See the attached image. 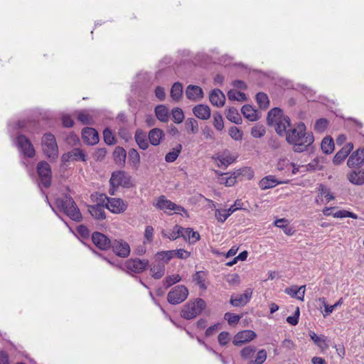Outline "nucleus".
<instances>
[{"instance_id": "f257e3e1", "label": "nucleus", "mask_w": 364, "mask_h": 364, "mask_svg": "<svg viewBox=\"0 0 364 364\" xmlns=\"http://www.w3.org/2000/svg\"><path fill=\"white\" fill-rule=\"evenodd\" d=\"M286 140L293 145L294 151L301 153L314 143V138L311 132H306L305 124L300 122L296 127L288 130Z\"/></svg>"}, {"instance_id": "f03ea898", "label": "nucleus", "mask_w": 364, "mask_h": 364, "mask_svg": "<svg viewBox=\"0 0 364 364\" xmlns=\"http://www.w3.org/2000/svg\"><path fill=\"white\" fill-rule=\"evenodd\" d=\"M58 209L63 212L71 220L79 222L82 219V215L75 202L70 196L65 195L63 198L55 200Z\"/></svg>"}, {"instance_id": "7ed1b4c3", "label": "nucleus", "mask_w": 364, "mask_h": 364, "mask_svg": "<svg viewBox=\"0 0 364 364\" xmlns=\"http://www.w3.org/2000/svg\"><path fill=\"white\" fill-rule=\"evenodd\" d=\"M41 145L43 151L48 158L55 159L58 156V147L53 134L50 133L43 134Z\"/></svg>"}, {"instance_id": "20e7f679", "label": "nucleus", "mask_w": 364, "mask_h": 364, "mask_svg": "<svg viewBox=\"0 0 364 364\" xmlns=\"http://www.w3.org/2000/svg\"><path fill=\"white\" fill-rule=\"evenodd\" d=\"M205 302L202 299H197L194 301L189 302L184 305L181 315L187 320L196 317L205 309Z\"/></svg>"}, {"instance_id": "39448f33", "label": "nucleus", "mask_w": 364, "mask_h": 364, "mask_svg": "<svg viewBox=\"0 0 364 364\" xmlns=\"http://www.w3.org/2000/svg\"><path fill=\"white\" fill-rule=\"evenodd\" d=\"M37 173L38 176V186L47 188L50 186L52 173L50 166L45 161L38 163L36 166Z\"/></svg>"}, {"instance_id": "423d86ee", "label": "nucleus", "mask_w": 364, "mask_h": 364, "mask_svg": "<svg viewBox=\"0 0 364 364\" xmlns=\"http://www.w3.org/2000/svg\"><path fill=\"white\" fill-rule=\"evenodd\" d=\"M188 296V289L184 285H177L168 293L167 301L170 304L177 305L183 302Z\"/></svg>"}, {"instance_id": "0eeeda50", "label": "nucleus", "mask_w": 364, "mask_h": 364, "mask_svg": "<svg viewBox=\"0 0 364 364\" xmlns=\"http://www.w3.org/2000/svg\"><path fill=\"white\" fill-rule=\"evenodd\" d=\"M16 145L21 153L27 158H33L36 150L31 140L24 134H18L16 136Z\"/></svg>"}, {"instance_id": "6e6552de", "label": "nucleus", "mask_w": 364, "mask_h": 364, "mask_svg": "<svg viewBox=\"0 0 364 364\" xmlns=\"http://www.w3.org/2000/svg\"><path fill=\"white\" fill-rule=\"evenodd\" d=\"M106 199L107 203L105 207L113 213H124L127 208V204L120 198L106 197Z\"/></svg>"}, {"instance_id": "1a4fd4ad", "label": "nucleus", "mask_w": 364, "mask_h": 364, "mask_svg": "<svg viewBox=\"0 0 364 364\" xmlns=\"http://www.w3.org/2000/svg\"><path fill=\"white\" fill-rule=\"evenodd\" d=\"M149 264V262L147 259L135 258L128 259L125 263V267L128 270L139 274L144 271L148 267Z\"/></svg>"}, {"instance_id": "9d476101", "label": "nucleus", "mask_w": 364, "mask_h": 364, "mask_svg": "<svg viewBox=\"0 0 364 364\" xmlns=\"http://www.w3.org/2000/svg\"><path fill=\"white\" fill-rule=\"evenodd\" d=\"M112 251L119 257L125 258L130 254L129 245L123 240H114L112 241L111 247Z\"/></svg>"}, {"instance_id": "9b49d317", "label": "nucleus", "mask_w": 364, "mask_h": 364, "mask_svg": "<svg viewBox=\"0 0 364 364\" xmlns=\"http://www.w3.org/2000/svg\"><path fill=\"white\" fill-rule=\"evenodd\" d=\"M252 295V290L251 289H247L245 292L242 294H237L236 296H232L230 300V303L232 306L235 307L245 306L251 299Z\"/></svg>"}, {"instance_id": "f8f14e48", "label": "nucleus", "mask_w": 364, "mask_h": 364, "mask_svg": "<svg viewBox=\"0 0 364 364\" xmlns=\"http://www.w3.org/2000/svg\"><path fill=\"white\" fill-rule=\"evenodd\" d=\"M155 206L157 208L163 210H174L176 212L185 211V209L182 206L178 205L171 200H167L164 196H161L158 198Z\"/></svg>"}, {"instance_id": "ddd939ff", "label": "nucleus", "mask_w": 364, "mask_h": 364, "mask_svg": "<svg viewBox=\"0 0 364 364\" xmlns=\"http://www.w3.org/2000/svg\"><path fill=\"white\" fill-rule=\"evenodd\" d=\"M257 334L251 330H245L238 332L233 338V344L237 346H242L246 342H249L256 338Z\"/></svg>"}, {"instance_id": "4468645a", "label": "nucleus", "mask_w": 364, "mask_h": 364, "mask_svg": "<svg viewBox=\"0 0 364 364\" xmlns=\"http://www.w3.org/2000/svg\"><path fill=\"white\" fill-rule=\"evenodd\" d=\"M93 243L100 250H106L111 247L112 241L105 235L95 232L92 235Z\"/></svg>"}, {"instance_id": "2eb2a0df", "label": "nucleus", "mask_w": 364, "mask_h": 364, "mask_svg": "<svg viewBox=\"0 0 364 364\" xmlns=\"http://www.w3.org/2000/svg\"><path fill=\"white\" fill-rule=\"evenodd\" d=\"M109 183L113 188L119 186H127L129 183V178L124 171H115L112 173Z\"/></svg>"}, {"instance_id": "dca6fc26", "label": "nucleus", "mask_w": 364, "mask_h": 364, "mask_svg": "<svg viewBox=\"0 0 364 364\" xmlns=\"http://www.w3.org/2000/svg\"><path fill=\"white\" fill-rule=\"evenodd\" d=\"M82 137L84 141L90 145L96 144L99 141L98 132L94 128H84L82 132Z\"/></svg>"}, {"instance_id": "f3484780", "label": "nucleus", "mask_w": 364, "mask_h": 364, "mask_svg": "<svg viewBox=\"0 0 364 364\" xmlns=\"http://www.w3.org/2000/svg\"><path fill=\"white\" fill-rule=\"evenodd\" d=\"M186 97L191 101H198L203 97V91L197 85H190L186 90Z\"/></svg>"}, {"instance_id": "a211bd4d", "label": "nucleus", "mask_w": 364, "mask_h": 364, "mask_svg": "<svg viewBox=\"0 0 364 364\" xmlns=\"http://www.w3.org/2000/svg\"><path fill=\"white\" fill-rule=\"evenodd\" d=\"M364 164V148H360L353 152L348 159L347 164L349 167L360 166Z\"/></svg>"}, {"instance_id": "6ab92c4d", "label": "nucleus", "mask_w": 364, "mask_h": 364, "mask_svg": "<svg viewBox=\"0 0 364 364\" xmlns=\"http://www.w3.org/2000/svg\"><path fill=\"white\" fill-rule=\"evenodd\" d=\"M209 100L213 106L223 107L225 102V97L220 90L214 89L210 93Z\"/></svg>"}, {"instance_id": "aec40b11", "label": "nucleus", "mask_w": 364, "mask_h": 364, "mask_svg": "<svg viewBox=\"0 0 364 364\" xmlns=\"http://www.w3.org/2000/svg\"><path fill=\"white\" fill-rule=\"evenodd\" d=\"M353 145L351 142L348 143L344 146L339 151L336 153L333 157V162L336 165H338L342 163L346 157L348 156L350 152L352 151Z\"/></svg>"}, {"instance_id": "412c9836", "label": "nucleus", "mask_w": 364, "mask_h": 364, "mask_svg": "<svg viewBox=\"0 0 364 364\" xmlns=\"http://www.w3.org/2000/svg\"><path fill=\"white\" fill-rule=\"evenodd\" d=\"M150 271L153 278L159 279L165 274V264L164 262L155 260L150 266Z\"/></svg>"}, {"instance_id": "4be33fe9", "label": "nucleus", "mask_w": 364, "mask_h": 364, "mask_svg": "<svg viewBox=\"0 0 364 364\" xmlns=\"http://www.w3.org/2000/svg\"><path fill=\"white\" fill-rule=\"evenodd\" d=\"M282 183L283 182L278 181L274 176L269 175L260 180L259 186L262 190H267Z\"/></svg>"}, {"instance_id": "5701e85b", "label": "nucleus", "mask_w": 364, "mask_h": 364, "mask_svg": "<svg viewBox=\"0 0 364 364\" xmlns=\"http://www.w3.org/2000/svg\"><path fill=\"white\" fill-rule=\"evenodd\" d=\"M286 116L283 114V112L278 107H274L269 111L267 117V124L273 126L275 122L284 118Z\"/></svg>"}, {"instance_id": "b1692460", "label": "nucleus", "mask_w": 364, "mask_h": 364, "mask_svg": "<svg viewBox=\"0 0 364 364\" xmlns=\"http://www.w3.org/2000/svg\"><path fill=\"white\" fill-rule=\"evenodd\" d=\"M194 115L200 119H208L210 117V109L208 105H198L193 108Z\"/></svg>"}, {"instance_id": "393cba45", "label": "nucleus", "mask_w": 364, "mask_h": 364, "mask_svg": "<svg viewBox=\"0 0 364 364\" xmlns=\"http://www.w3.org/2000/svg\"><path fill=\"white\" fill-rule=\"evenodd\" d=\"M88 210L90 215L96 220H104L106 218L105 206L100 203L89 206Z\"/></svg>"}, {"instance_id": "a878e982", "label": "nucleus", "mask_w": 364, "mask_h": 364, "mask_svg": "<svg viewBox=\"0 0 364 364\" xmlns=\"http://www.w3.org/2000/svg\"><path fill=\"white\" fill-rule=\"evenodd\" d=\"M63 160H71V161H85L86 156L83 151L78 148H75L68 153L67 155H63Z\"/></svg>"}, {"instance_id": "bb28decb", "label": "nucleus", "mask_w": 364, "mask_h": 364, "mask_svg": "<svg viewBox=\"0 0 364 364\" xmlns=\"http://www.w3.org/2000/svg\"><path fill=\"white\" fill-rule=\"evenodd\" d=\"M309 335L314 344L321 350H326L328 348L327 338L325 336H318L316 333L311 331H309Z\"/></svg>"}, {"instance_id": "cd10ccee", "label": "nucleus", "mask_w": 364, "mask_h": 364, "mask_svg": "<svg viewBox=\"0 0 364 364\" xmlns=\"http://www.w3.org/2000/svg\"><path fill=\"white\" fill-rule=\"evenodd\" d=\"M348 178L350 183L355 185H362L364 183V170L358 169L350 172L348 174Z\"/></svg>"}, {"instance_id": "c85d7f7f", "label": "nucleus", "mask_w": 364, "mask_h": 364, "mask_svg": "<svg viewBox=\"0 0 364 364\" xmlns=\"http://www.w3.org/2000/svg\"><path fill=\"white\" fill-rule=\"evenodd\" d=\"M215 173L220 176L219 182L225 184L226 186L230 187L235 185L236 183V173L228 176V173H223L218 170H215Z\"/></svg>"}, {"instance_id": "c756f323", "label": "nucleus", "mask_w": 364, "mask_h": 364, "mask_svg": "<svg viewBox=\"0 0 364 364\" xmlns=\"http://www.w3.org/2000/svg\"><path fill=\"white\" fill-rule=\"evenodd\" d=\"M164 136V132L159 128H154L150 130L148 137L149 141L153 146H157L160 144L161 139Z\"/></svg>"}, {"instance_id": "7c9ffc66", "label": "nucleus", "mask_w": 364, "mask_h": 364, "mask_svg": "<svg viewBox=\"0 0 364 364\" xmlns=\"http://www.w3.org/2000/svg\"><path fill=\"white\" fill-rule=\"evenodd\" d=\"M113 157L115 163L120 166H124L126 161L127 153L122 146H117L113 152Z\"/></svg>"}, {"instance_id": "2f4dec72", "label": "nucleus", "mask_w": 364, "mask_h": 364, "mask_svg": "<svg viewBox=\"0 0 364 364\" xmlns=\"http://www.w3.org/2000/svg\"><path fill=\"white\" fill-rule=\"evenodd\" d=\"M275 125V131L279 136H283L285 134H287V127H290V119L289 117H285L281 120L274 123Z\"/></svg>"}, {"instance_id": "473e14b6", "label": "nucleus", "mask_w": 364, "mask_h": 364, "mask_svg": "<svg viewBox=\"0 0 364 364\" xmlns=\"http://www.w3.org/2000/svg\"><path fill=\"white\" fill-rule=\"evenodd\" d=\"M134 138L140 149L146 150L149 147L146 134L144 131L137 129L136 131Z\"/></svg>"}, {"instance_id": "72a5a7b5", "label": "nucleus", "mask_w": 364, "mask_h": 364, "mask_svg": "<svg viewBox=\"0 0 364 364\" xmlns=\"http://www.w3.org/2000/svg\"><path fill=\"white\" fill-rule=\"evenodd\" d=\"M217 161L218 167L226 168L234 161V159L230 154H219L213 157Z\"/></svg>"}, {"instance_id": "f704fd0d", "label": "nucleus", "mask_w": 364, "mask_h": 364, "mask_svg": "<svg viewBox=\"0 0 364 364\" xmlns=\"http://www.w3.org/2000/svg\"><path fill=\"white\" fill-rule=\"evenodd\" d=\"M182 237L188 240L190 243H195L200 239V235L198 232L193 231L192 228H183L182 231Z\"/></svg>"}, {"instance_id": "c9c22d12", "label": "nucleus", "mask_w": 364, "mask_h": 364, "mask_svg": "<svg viewBox=\"0 0 364 364\" xmlns=\"http://www.w3.org/2000/svg\"><path fill=\"white\" fill-rule=\"evenodd\" d=\"M155 114L161 122H167L168 121V109L165 105H160L156 106L155 107Z\"/></svg>"}, {"instance_id": "e433bc0d", "label": "nucleus", "mask_w": 364, "mask_h": 364, "mask_svg": "<svg viewBox=\"0 0 364 364\" xmlns=\"http://www.w3.org/2000/svg\"><path fill=\"white\" fill-rule=\"evenodd\" d=\"M241 112L243 116L251 122L256 121L258 119L256 109L250 105H245L242 107Z\"/></svg>"}, {"instance_id": "4c0bfd02", "label": "nucleus", "mask_w": 364, "mask_h": 364, "mask_svg": "<svg viewBox=\"0 0 364 364\" xmlns=\"http://www.w3.org/2000/svg\"><path fill=\"white\" fill-rule=\"evenodd\" d=\"M183 95V86L182 84L179 82H175L171 88L170 92L171 97L174 101H179Z\"/></svg>"}, {"instance_id": "58836bf2", "label": "nucleus", "mask_w": 364, "mask_h": 364, "mask_svg": "<svg viewBox=\"0 0 364 364\" xmlns=\"http://www.w3.org/2000/svg\"><path fill=\"white\" fill-rule=\"evenodd\" d=\"M319 301H321L324 307V314L323 316L331 314L338 306H341L343 304V299L341 298L337 302H336L333 305H328L324 297L320 298Z\"/></svg>"}, {"instance_id": "ea45409f", "label": "nucleus", "mask_w": 364, "mask_h": 364, "mask_svg": "<svg viewBox=\"0 0 364 364\" xmlns=\"http://www.w3.org/2000/svg\"><path fill=\"white\" fill-rule=\"evenodd\" d=\"M175 251H161L155 255V260L167 264L174 256Z\"/></svg>"}, {"instance_id": "a19ab883", "label": "nucleus", "mask_w": 364, "mask_h": 364, "mask_svg": "<svg viewBox=\"0 0 364 364\" xmlns=\"http://www.w3.org/2000/svg\"><path fill=\"white\" fill-rule=\"evenodd\" d=\"M321 148L323 153L329 154L333 152L334 149V142L332 138L325 137L321 141Z\"/></svg>"}, {"instance_id": "79ce46f5", "label": "nucleus", "mask_w": 364, "mask_h": 364, "mask_svg": "<svg viewBox=\"0 0 364 364\" xmlns=\"http://www.w3.org/2000/svg\"><path fill=\"white\" fill-rule=\"evenodd\" d=\"M226 117L228 120L236 124H239L242 122V118L240 117V114L238 113V111L235 107L229 108L226 114Z\"/></svg>"}, {"instance_id": "37998d69", "label": "nucleus", "mask_w": 364, "mask_h": 364, "mask_svg": "<svg viewBox=\"0 0 364 364\" xmlns=\"http://www.w3.org/2000/svg\"><path fill=\"white\" fill-rule=\"evenodd\" d=\"M181 144H178L175 148L173 149L171 151L166 154V155L165 156V161L168 163L175 161L177 159L178 156H179V154L181 153Z\"/></svg>"}, {"instance_id": "c03bdc74", "label": "nucleus", "mask_w": 364, "mask_h": 364, "mask_svg": "<svg viewBox=\"0 0 364 364\" xmlns=\"http://www.w3.org/2000/svg\"><path fill=\"white\" fill-rule=\"evenodd\" d=\"M181 280V277L179 274H173L166 277L163 280V284L166 289L171 287L172 285L179 282Z\"/></svg>"}, {"instance_id": "a18cd8bd", "label": "nucleus", "mask_w": 364, "mask_h": 364, "mask_svg": "<svg viewBox=\"0 0 364 364\" xmlns=\"http://www.w3.org/2000/svg\"><path fill=\"white\" fill-rule=\"evenodd\" d=\"M256 101L261 109H267L269 105V98L264 92H259L257 94Z\"/></svg>"}, {"instance_id": "49530a36", "label": "nucleus", "mask_w": 364, "mask_h": 364, "mask_svg": "<svg viewBox=\"0 0 364 364\" xmlns=\"http://www.w3.org/2000/svg\"><path fill=\"white\" fill-rule=\"evenodd\" d=\"M129 161L134 167H138L140 163V156L135 149H131L128 153Z\"/></svg>"}, {"instance_id": "de8ad7c7", "label": "nucleus", "mask_w": 364, "mask_h": 364, "mask_svg": "<svg viewBox=\"0 0 364 364\" xmlns=\"http://www.w3.org/2000/svg\"><path fill=\"white\" fill-rule=\"evenodd\" d=\"M228 97L230 100H237L240 102L246 101L247 97L244 92L230 90L228 92Z\"/></svg>"}, {"instance_id": "09e8293b", "label": "nucleus", "mask_w": 364, "mask_h": 364, "mask_svg": "<svg viewBox=\"0 0 364 364\" xmlns=\"http://www.w3.org/2000/svg\"><path fill=\"white\" fill-rule=\"evenodd\" d=\"M186 129L192 134H196L198 132V122L193 118H188L186 121Z\"/></svg>"}, {"instance_id": "8fccbe9b", "label": "nucleus", "mask_w": 364, "mask_h": 364, "mask_svg": "<svg viewBox=\"0 0 364 364\" xmlns=\"http://www.w3.org/2000/svg\"><path fill=\"white\" fill-rule=\"evenodd\" d=\"M172 119L175 123L180 124L184 119V114L181 108L176 107L172 109Z\"/></svg>"}, {"instance_id": "3c124183", "label": "nucleus", "mask_w": 364, "mask_h": 364, "mask_svg": "<svg viewBox=\"0 0 364 364\" xmlns=\"http://www.w3.org/2000/svg\"><path fill=\"white\" fill-rule=\"evenodd\" d=\"M255 351H256V348L255 346H248L243 348L241 350L240 355L243 359L247 360V359L251 358L253 356Z\"/></svg>"}, {"instance_id": "603ef678", "label": "nucleus", "mask_w": 364, "mask_h": 364, "mask_svg": "<svg viewBox=\"0 0 364 364\" xmlns=\"http://www.w3.org/2000/svg\"><path fill=\"white\" fill-rule=\"evenodd\" d=\"M266 130L262 125L257 124L252 128L251 134L255 138H261L264 136Z\"/></svg>"}, {"instance_id": "864d4df0", "label": "nucleus", "mask_w": 364, "mask_h": 364, "mask_svg": "<svg viewBox=\"0 0 364 364\" xmlns=\"http://www.w3.org/2000/svg\"><path fill=\"white\" fill-rule=\"evenodd\" d=\"M213 125L218 131H222L224 128L223 119L222 115L216 112L213 114Z\"/></svg>"}, {"instance_id": "5fc2aeb1", "label": "nucleus", "mask_w": 364, "mask_h": 364, "mask_svg": "<svg viewBox=\"0 0 364 364\" xmlns=\"http://www.w3.org/2000/svg\"><path fill=\"white\" fill-rule=\"evenodd\" d=\"M224 318L228 321L230 326L236 325L241 318V316L235 314L233 313L227 312L224 315Z\"/></svg>"}, {"instance_id": "6e6d98bb", "label": "nucleus", "mask_w": 364, "mask_h": 364, "mask_svg": "<svg viewBox=\"0 0 364 364\" xmlns=\"http://www.w3.org/2000/svg\"><path fill=\"white\" fill-rule=\"evenodd\" d=\"M35 125V122L31 121H18L17 123V127L21 129L28 132H33L32 128Z\"/></svg>"}, {"instance_id": "4d7b16f0", "label": "nucleus", "mask_w": 364, "mask_h": 364, "mask_svg": "<svg viewBox=\"0 0 364 364\" xmlns=\"http://www.w3.org/2000/svg\"><path fill=\"white\" fill-rule=\"evenodd\" d=\"M104 141L107 145H112L115 144V138L112 131L106 128L103 132Z\"/></svg>"}, {"instance_id": "13d9d810", "label": "nucleus", "mask_w": 364, "mask_h": 364, "mask_svg": "<svg viewBox=\"0 0 364 364\" xmlns=\"http://www.w3.org/2000/svg\"><path fill=\"white\" fill-rule=\"evenodd\" d=\"M205 273L202 271L196 272V273L193 275V280L196 282V284L202 289H205L206 287L205 285Z\"/></svg>"}, {"instance_id": "bf43d9fd", "label": "nucleus", "mask_w": 364, "mask_h": 364, "mask_svg": "<svg viewBox=\"0 0 364 364\" xmlns=\"http://www.w3.org/2000/svg\"><path fill=\"white\" fill-rule=\"evenodd\" d=\"M77 119L83 124H91L92 123V117L86 111L79 112Z\"/></svg>"}, {"instance_id": "052dcab7", "label": "nucleus", "mask_w": 364, "mask_h": 364, "mask_svg": "<svg viewBox=\"0 0 364 364\" xmlns=\"http://www.w3.org/2000/svg\"><path fill=\"white\" fill-rule=\"evenodd\" d=\"M230 215L227 209H217L215 213L216 219L221 223L225 222Z\"/></svg>"}, {"instance_id": "680f3d73", "label": "nucleus", "mask_w": 364, "mask_h": 364, "mask_svg": "<svg viewBox=\"0 0 364 364\" xmlns=\"http://www.w3.org/2000/svg\"><path fill=\"white\" fill-rule=\"evenodd\" d=\"M183 228L178 225H176L171 232L169 233V235L168 236V238L171 240H174L177 239L179 237H182V231Z\"/></svg>"}, {"instance_id": "e2e57ef3", "label": "nucleus", "mask_w": 364, "mask_h": 364, "mask_svg": "<svg viewBox=\"0 0 364 364\" xmlns=\"http://www.w3.org/2000/svg\"><path fill=\"white\" fill-rule=\"evenodd\" d=\"M328 124V120L326 119L321 118L316 122L314 129L318 132H323L327 128Z\"/></svg>"}, {"instance_id": "0e129e2a", "label": "nucleus", "mask_w": 364, "mask_h": 364, "mask_svg": "<svg viewBox=\"0 0 364 364\" xmlns=\"http://www.w3.org/2000/svg\"><path fill=\"white\" fill-rule=\"evenodd\" d=\"M318 190L320 191L321 195L323 196L326 198L327 203L334 199V196L330 193L329 189L327 188L323 185L321 184L319 186Z\"/></svg>"}, {"instance_id": "69168bd1", "label": "nucleus", "mask_w": 364, "mask_h": 364, "mask_svg": "<svg viewBox=\"0 0 364 364\" xmlns=\"http://www.w3.org/2000/svg\"><path fill=\"white\" fill-rule=\"evenodd\" d=\"M230 136L235 140H241L242 138V132L236 127H232L229 129Z\"/></svg>"}, {"instance_id": "338daca9", "label": "nucleus", "mask_w": 364, "mask_h": 364, "mask_svg": "<svg viewBox=\"0 0 364 364\" xmlns=\"http://www.w3.org/2000/svg\"><path fill=\"white\" fill-rule=\"evenodd\" d=\"M299 315H300L299 308L297 307L294 312V314L293 316H290L287 318V323L292 326H296L299 322Z\"/></svg>"}, {"instance_id": "774afa93", "label": "nucleus", "mask_w": 364, "mask_h": 364, "mask_svg": "<svg viewBox=\"0 0 364 364\" xmlns=\"http://www.w3.org/2000/svg\"><path fill=\"white\" fill-rule=\"evenodd\" d=\"M218 338L221 346H225L230 340V335L227 331H223L218 335Z\"/></svg>"}]
</instances>
